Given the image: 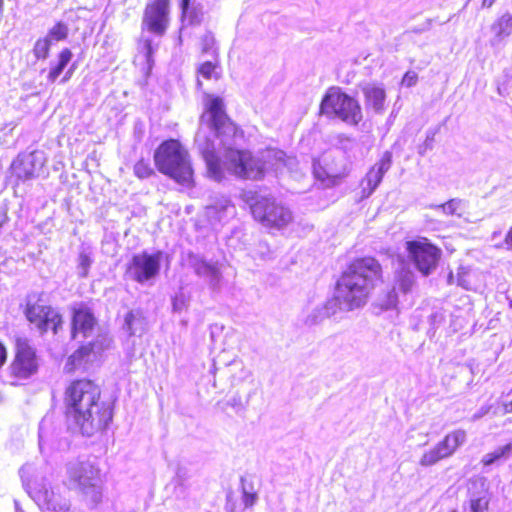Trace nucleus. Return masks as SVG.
Returning a JSON list of instances; mask_svg holds the SVG:
<instances>
[{
	"label": "nucleus",
	"mask_w": 512,
	"mask_h": 512,
	"mask_svg": "<svg viewBox=\"0 0 512 512\" xmlns=\"http://www.w3.org/2000/svg\"><path fill=\"white\" fill-rule=\"evenodd\" d=\"M64 414L85 436L107 429L113 419V404L102 395L98 383L88 378L69 382L63 394Z\"/></svg>",
	"instance_id": "nucleus-1"
},
{
	"label": "nucleus",
	"mask_w": 512,
	"mask_h": 512,
	"mask_svg": "<svg viewBox=\"0 0 512 512\" xmlns=\"http://www.w3.org/2000/svg\"><path fill=\"white\" fill-rule=\"evenodd\" d=\"M200 151L208 171L217 178L222 177L225 169L238 179L261 181L268 172L277 171L285 164L283 153L274 149H266L254 154L249 149L228 147L223 160L212 144L206 143Z\"/></svg>",
	"instance_id": "nucleus-2"
},
{
	"label": "nucleus",
	"mask_w": 512,
	"mask_h": 512,
	"mask_svg": "<svg viewBox=\"0 0 512 512\" xmlns=\"http://www.w3.org/2000/svg\"><path fill=\"white\" fill-rule=\"evenodd\" d=\"M383 280V266L376 257H354L346 263L335 281L333 300L345 311L360 309Z\"/></svg>",
	"instance_id": "nucleus-3"
},
{
	"label": "nucleus",
	"mask_w": 512,
	"mask_h": 512,
	"mask_svg": "<svg viewBox=\"0 0 512 512\" xmlns=\"http://www.w3.org/2000/svg\"><path fill=\"white\" fill-rule=\"evenodd\" d=\"M153 160L162 175L185 188L195 186V172L188 149L180 140H163L155 149Z\"/></svg>",
	"instance_id": "nucleus-4"
},
{
	"label": "nucleus",
	"mask_w": 512,
	"mask_h": 512,
	"mask_svg": "<svg viewBox=\"0 0 512 512\" xmlns=\"http://www.w3.org/2000/svg\"><path fill=\"white\" fill-rule=\"evenodd\" d=\"M41 366V357L31 341L26 337H15L12 358L7 367L10 385H24L39 374Z\"/></svg>",
	"instance_id": "nucleus-5"
},
{
	"label": "nucleus",
	"mask_w": 512,
	"mask_h": 512,
	"mask_svg": "<svg viewBox=\"0 0 512 512\" xmlns=\"http://www.w3.org/2000/svg\"><path fill=\"white\" fill-rule=\"evenodd\" d=\"M69 487L80 493L92 505L103 499V478L99 465L91 460L70 463L67 467Z\"/></svg>",
	"instance_id": "nucleus-6"
},
{
	"label": "nucleus",
	"mask_w": 512,
	"mask_h": 512,
	"mask_svg": "<svg viewBox=\"0 0 512 512\" xmlns=\"http://www.w3.org/2000/svg\"><path fill=\"white\" fill-rule=\"evenodd\" d=\"M318 114L330 119H339L350 126H357L363 120L358 99L338 86L327 89L321 99Z\"/></svg>",
	"instance_id": "nucleus-7"
},
{
	"label": "nucleus",
	"mask_w": 512,
	"mask_h": 512,
	"mask_svg": "<svg viewBox=\"0 0 512 512\" xmlns=\"http://www.w3.org/2000/svg\"><path fill=\"white\" fill-rule=\"evenodd\" d=\"M205 103V114L209 116V128L214 136L223 144H229L244 138L243 129L236 124L225 111L223 99L208 95Z\"/></svg>",
	"instance_id": "nucleus-8"
},
{
	"label": "nucleus",
	"mask_w": 512,
	"mask_h": 512,
	"mask_svg": "<svg viewBox=\"0 0 512 512\" xmlns=\"http://www.w3.org/2000/svg\"><path fill=\"white\" fill-rule=\"evenodd\" d=\"M250 212L253 219L267 229L281 230L293 220L290 209L273 197L256 199L250 204Z\"/></svg>",
	"instance_id": "nucleus-9"
},
{
	"label": "nucleus",
	"mask_w": 512,
	"mask_h": 512,
	"mask_svg": "<svg viewBox=\"0 0 512 512\" xmlns=\"http://www.w3.org/2000/svg\"><path fill=\"white\" fill-rule=\"evenodd\" d=\"M24 315L27 321L34 325L40 334H45L51 330L56 335L64 324L61 313L41 298L27 302Z\"/></svg>",
	"instance_id": "nucleus-10"
},
{
	"label": "nucleus",
	"mask_w": 512,
	"mask_h": 512,
	"mask_svg": "<svg viewBox=\"0 0 512 512\" xmlns=\"http://www.w3.org/2000/svg\"><path fill=\"white\" fill-rule=\"evenodd\" d=\"M406 251L416 269L424 276L437 268L442 256L441 249L426 237L407 241Z\"/></svg>",
	"instance_id": "nucleus-11"
},
{
	"label": "nucleus",
	"mask_w": 512,
	"mask_h": 512,
	"mask_svg": "<svg viewBox=\"0 0 512 512\" xmlns=\"http://www.w3.org/2000/svg\"><path fill=\"white\" fill-rule=\"evenodd\" d=\"M46 164L43 153L38 150L19 153L9 166V177L18 186L36 179Z\"/></svg>",
	"instance_id": "nucleus-12"
},
{
	"label": "nucleus",
	"mask_w": 512,
	"mask_h": 512,
	"mask_svg": "<svg viewBox=\"0 0 512 512\" xmlns=\"http://www.w3.org/2000/svg\"><path fill=\"white\" fill-rule=\"evenodd\" d=\"M171 24V0H149L143 10L141 27L150 34L162 37Z\"/></svg>",
	"instance_id": "nucleus-13"
},
{
	"label": "nucleus",
	"mask_w": 512,
	"mask_h": 512,
	"mask_svg": "<svg viewBox=\"0 0 512 512\" xmlns=\"http://www.w3.org/2000/svg\"><path fill=\"white\" fill-rule=\"evenodd\" d=\"M466 441V432L455 429L448 432L431 449L424 452L420 458V465L433 466L439 461L451 457Z\"/></svg>",
	"instance_id": "nucleus-14"
},
{
	"label": "nucleus",
	"mask_w": 512,
	"mask_h": 512,
	"mask_svg": "<svg viewBox=\"0 0 512 512\" xmlns=\"http://www.w3.org/2000/svg\"><path fill=\"white\" fill-rule=\"evenodd\" d=\"M161 257V251L135 254L126 265V274L135 282L143 284L159 274Z\"/></svg>",
	"instance_id": "nucleus-15"
},
{
	"label": "nucleus",
	"mask_w": 512,
	"mask_h": 512,
	"mask_svg": "<svg viewBox=\"0 0 512 512\" xmlns=\"http://www.w3.org/2000/svg\"><path fill=\"white\" fill-rule=\"evenodd\" d=\"M106 349L101 340H94L80 345L66 360L64 370L73 375L77 372H85L89 365L96 360Z\"/></svg>",
	"instance_id": "nucleus-16"
},
{
	"label": "nucleus",
	"mask_w": 512,
	"mask_h": 512,
	"mask_svg": "<svg viewBox=\"0 0 512 512\" xmlns=\"http://www.w3.org/2000/svg\"><path fill=\"white\" fill-rule=\"evenodd\" d=\"M71 311V337L75 339L78 334L87 336L97 324L96 317L91 308L81 304L73 307Z\"/></svg>",
	"instance_id": "nucleus-17"
},
{
	"label": "nucleus",
	"mask_w": 512,
	"mask_h": 512,
	"mask_svg": "<svg viewBox=\"0 0 512 512\" xmlns=\"http://www.w3.org/2000/svg\"><path fill=\"white\" fill-rule=\"evenodd\" d=\"M392 164V153L386 151L383 153L380 160L374 164L365 177L361 181L363 192L370 195L381 183L384 174L390 169Z\"/></svg>",
	"instance_id": "nucleus-18"
},
{
	"label": "nucleus",
	"mask_w": 512,
	"mask_h": 512,
	"mask_svg": "<svg viewBox=\"0 0 512 512\" xmlns=\"http://www.w3.org/2000/svg\"><path fill=\"white\" fill-rule=\"evenodd\" d=\"M313 175L324 187H334L347 175L346 171L338 172L331 168V161L316 159L313 162Z\"/></svg>",
	"instance_id": "nucleus-19"
},
{
	"label": "nucleus",
	"mask_w": 512,
	"mask_h": 512,
	"mask_svg": "<svg viewBox=\"0 0 512 512\" xmlns=\"http://www.w3.org/2000/svg\"><path fill=\"white\" fill-rule=\"evenodd\" d=\"M366 109L382 113L385 109L386 91L380 84H368L362 88Z\"/></svg>",
	"instance_id": "nucleus-20"
},
{
	"label": "nucleus",
	"mask_w": 512,
	"mask_h": 512,
	"mask_svg": "<svg viewBox=\"0 0 512 512\" xmlns=\"http://www.w3.org/2000/svg\"><path fill=\"white\" fill-rule=\"evenodd\" d=\"M73 53L70 48H62L56 55V60L52 62L47 71V81L54 83L65 71V68L72 61Z\"/></svg>",
	"instance_id": "nucleus-21"
},
{
	"label": "nucleus",
	"mask_w": 512,
	"mask_h": 512,
	"mask_svg": "<svg viewBox=\"0 0 512 512\" xmlns=\"http://www.w3.org/2000/svg\"><path fill=\"white\" fill-rule=\"evenodd\" d=\"M196 73L198 77L204 80L219 81L222 76V67L218 58H214V61H204L197 66Z\"/></svg>",
	"instance_id": "nucleus-22"
},
{
	"label": "nucleus",
	"mask_w": 512,
	"mask_h": 512,
	"mask_svg": "<svg viewBox=\"0 0 512 512\" xmlns=\"http://www.w3.org/2000/svg\"><path fill=\"white\" fill-rule=\"evenodd\" d=\"M491 30L494 33V37L498 40H502L508 37L512 33V14L504 13L498 17L491 26Z\"/></svg>",
	"instance_id": "nucleus-23"
},
{
	"label": "nucleus",
	"mask_w": 512,
	"mask_h": 512,
	"mask_svg": "<svg viewBox=\"0 0 512 512\" xmlns=\"http://www.w3.org/2000/svg\"><path fill=\"white\" fill-rule=\"evenodd\" d=\"M69 36V28L63 21H56L48 30L46 37L53 42L65 41Z\"/></svg>",
	"instance_id": "nucleus-24"
},
{
	"label": "nucleus",
	"mask_w": 512,
	"mask_h": 512,
	"mask_svg": "<svg viewBox=\"0 0 512 512\" xmlns=\"http://www.w3.org/2000/svg\"><path fill=\"white\" fill-rule=\"evenodd\" d=\"M52 42L46 37H39L33 45V55L36 60H45L51 52Z\"/></svg>",
	"instance_id": "nucleus-25"
},
{
	"label": "nucleus",
	"mask_w": 512,
	"mask_h": 512,
	"mask_svg": "<svg viewBox=\"0 0 512 512\" xmlns=\"http://www.w3.org/2000/svg\"><path fill=\"white\" fill-rule=\"evenodd\" d=\"M414 284L413 273L408 269L399 271L396 275V285L398 289L406 294L411 291Z\"/></svg>",
	"instance_id": "nucleus-26"
},
{
	"label": "nucleus",
	"mask_w": 512,
	"mask_h": 512,
	"mask_svg": "<svg viewBox=\"0 0 512 512\" xmlns=\"http://www.w3.org/2000/svg\"><path fill=\"white\" fill-rule=\"evenodd\" d=\"M200 52L202 55L212 54L214 58H218L219 53L216 47V40L211 33H207L201 37Z\"/></svg>",
	"instance_id": "nucleus-27"
},
{
	"label": "nucleus",
	"mask_w": 512,
	"mask_h": 512,
	"mask_svg": "<svg viewBox=\"0 0 512 512\" xmlns=\"http://www.w3.org/2000/svg\"><path fill=\"white\" fill-rule=\"evenodd\" d=\"M511 450H512V444H506V445L496 449L495 451L486 454L482 458L481 463L483 464V466H490L494 462H496L499 459L508 455L511 452Z\"/></svg>",
	"instance_id": "nucleus-28"
},
{
	"label": "nucleus",
	"mask_w": 512,
	"mask_h": 512,
	"mask_svg": "<svg viewBox=\"0 0 512 512\" xmlns=\"http://www.w3.org/2000/svg\"><path fill=\"white\" fill-rule=\"evenodd\" d=\"M134 174L139 179L149 178L154 174V169L146 159H139L134 165Z\"/></svg>",
	"instance_id": "nucleus-29"
},
{
	"label": "nucleus",
	"mask_w": 512,
	"mask_h": 512,
	"mask_svg": "<svg viewBox=\"0 0 512 512\" xmlns=\"http://www.w3.org/2000/svg\"><path fill=\"white\" fill-rule=\"evenodd\" d=\"M195 271L200 276H209L216 278L218 276V268L210 263L200 261L195 266Z\"/></svg>",
	"instance_id": "nucleus-30"
},
{
	"label": "nucleus",
	"mask_w": 512,
	"mask_h": 512,
	"mask_svg": "<svg viewBox=\"0 0 512 512\" xmlns=\"http://www.w3.org/2000/svg\"><path fill=\"white\" fill-rule=\"evenodd\" d=\"M489 499L486 496L477 497L470 500L471 512H487Z\"/></svg>",
	"instance_id": "nucleus-31"
},
{
	"label": "nucleus",
	"mask_w": 512,
	"mask_h": 512,
	"mask_svg": "<svg viewBox=\"0 0 512 512\" xmlns=\"http://www.w3.org/2000/svg\"><path fill=\"white\" fill-rule=\"evenodd\" d=\"M457 209V202L454 200H449L448 202L436 206V210L439 213L446 215H454Z\"/></svg>",
	"instance_id": "nucleus-32"
},
{
	"label": "nucleus",
	"mask_w": 512,
	"mask_h": 512,
	"mask_svg": "<svg viewBox=\"0 0 512 512\" xmlns=\"http://www.w3.org/2000/svg\"><path fill=\"white\" fill-rule=\"evenodd\" d=\"M140 320V317H138L133 311H129L125 315V326L127 330L130 332V334L134 333V325L137 321Z\"/></svg>",
	"instance_id": "nucleus-33"
},
{
	"label": "nucleus",
	"mask_w": 512,
	"mask_h": 512,
	"mask_svg": "<svg viewBox=\"0 0 512 512\" xmlns=\"http://www.w3.org/2000/svg\"><path fill=\"white\" fill-rule=\"evenodd\" d=\"M418 75L414 71H407L403 78L402 84L406 87H412L417 83Z\"/></svg>",
	"instance_id": "nucleus-34"
},
{
	"label": "nucleus",
	"mask_w": 512,
	"mask_h": 512,
	"mask_svg": "<svg viewBox=\"0 0 512 512\" xmlns=\"http://www.w3.org/2000/svg\"><path fill=\"white\" fill-rule=\"evenodd\" d=\"M243 503L245 507H251L255 504L257 500V493L256 492H246L244 491L243 497H242Z\"/></svg>",
	"instance_id": "nucleus-35"
},
{
	"label": "nucleus",
	"mask_w": 512,
	"mask_h": 512,
	"mask_svg": "<svg viewBox=\"0 0 512 512\" xmlns=\"http://www.w3.org/2000/svg\"><path fill=\"white\" fill-rule=\"evenodd\" d=\"M8 359V349L6 345L0 340V370L5 366Z\"/></svg>",
	"instance_id": "nucleus-36"
},
{
	"label": "nucleus",
	"mask_w": 512,
	"mask_h": 512,
	"mask_svg": "<svg viewBox=\"0 0 512 512\" xmlns=\"http://www.w3.org/2000/svg\"><path fill=\"white\" fill-rule=\"evenodd\" d=\"M503 246L506 250L512 251V225L507 230L505 237L503 239Z\"/></svg>",
	"instance_id": "nucleus-37"
},
{
	"label": "nucleus",
	"mask_w": 512,
	"mask_h": 512,
	"mask_svg": "<svg viewBox=\"0 0 512 512\" xmlns=\"http://www.w3.org/2000/svg\"><path fill=\"white\" fill-rule=\"evenodd\" d=\"M144 47L146 50V58L148 61H151L154 51H153L152 42L150 39L144 40Z\"/></svg>",
	"instance_id": "nucleus-38"
},
{
	"label": "nucleus",
	"mask_w": 512,
	"mask_h": 512,
	"mask_svg": "<svg viewBox=\"0 0 512 512\" xmlns=\"http://www.w3.org/2000/svg\"><path fill=\"white\" fill-rule=\"evenodd\" d=\"M389 297V304L386 306V308H393L397 305V295L394 291L390 292L388 294Z\"/></svg>",
	"instance_id": "nucleus-39"
},
{
	"label": "nucleus",
	"mask_w": 512,
	"mask_h": 512,
	"mask_svg": "<svg viewBox=\"0 0 512 512\" xmlns=\"http://www.w3.org/2000/svg\"><path fill=\"white\" fill-rule=\"evenodd\" d=\"M191 0H180L181 15L184 17L189 9Z\"/></svg>",
	"instance_id": "nucleus-40"
},
{
	"label": "nucleus",
	"mask_w": 512,
	"mask_h": 512,
	"mask_svg": "<svg viewBox=\"0 0 512 512\" xmlns=\"http://www.w3.org/2000/svg\"><path fill=\"white\" fill-rule=\"evenodd\" d=\"M91 260L90 257L86 254L80 255V264L83 268L87 269L90 266Z\"/></svg>",
	"instance_id": "nucleus-41"
},
{
	"label": "nucleus",
	"mask_w": 512,
	"mask_h": 512,
	"mask_svg": "<svg viewBox=\"0 0 512 512\" xmlns=\"http://www.w3.org/2000/svg\"><path fill=\"white\" fill-rule=\"evenodd\" d=\"M75 71V66L72 65L64 74L62 82H67L73 75Z\"/></svg>",
	"instance_id": "nucleus-42"
},
{
	"label": "nucleus",
	"mask_w": 512,
	"mask_h": 512,
	"mask_svg": "<svg viewBox=\"0 0 512 512\" xmlns=\"http://www.w3.org/2000/svg\"><path fill=\"white\" fill-rule=\"evenodd\" d=\"M496 2V0H482L481 6L483 8H490L493 6V4Z\"/></svg>",
	"instance_id": "nucleus-43"
},
{
	"label": "nucleus",
	"mask_w": 512,
	"mask_h": 512,
	"mask_svg": "<svg viewBox=\"0 0 512 512\" xmlns=\"http://www.w3.org/2000/svg\"><path fill=\"white\" fill-rule=\"evenodd\" d=\"M503 407L505 413H512V400L508 403H505Z\"/></svg>",
	"instance_id": "nucleus-44"
},
{
	"label": "nucleus",
	"mask_w": 512,
	"mask_h": 512,
	"mask_svg": "<svg viewBox=\"0 0 512 512\" xmlns=\"http://www.w3.org/2000/svg\"><path fill=\"white\" fill-rule=\"evenodd\" d=\"M197 85H198V87H201V86H202V83H201V81H200V80H197Z\"/></svg>",
	"instance_id": "nucleus-45"
}]
</instances>
